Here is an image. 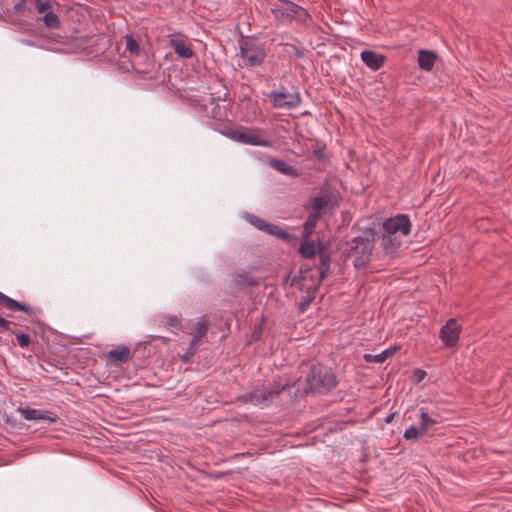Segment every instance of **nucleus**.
I'll return each mask as SVG.
<instances>
[{"label": "nucleus", "instance_id": "1", "mask_svg": "<svg viewBox=\"0 0 512 512\" xmlns=\"http://www.w3.org/2000/svg\"><path fill=\"white\" fill-rule=\"evenodd\" d=\"M307 384L311 391L325 394L336 387V375L330 368L320 363L313 364L307 376Z\"/></svg>", "mask_w": 512, "mask_h": 512}, {"label": "nucleus", "instance_id": "2", "mask_svg": "<svg viewBox=\"0 0 512 512\" xmlns=\"http://www.w3.org/2000/svg\"><path fill=\"white\" fill-rule=\"evenodd\" d=\"M270 12L276 20L281 22L305 23L310 19L306 9L289 0H279V3L271 4Z\"/></svg>", "mask_w": 512, "mask_h": 512}, {"label": "nucleus", "instance_id": "3", "mask_svg": "<svg viewBox=\"0 0 512 512\" xmlns=\"http://www.w3.org/2000/svg\"><path fill=\"white\" fill-rule=\"evenodd\" d=\"M374 247V235L365 232L363 236L355 237L349 243L348 255L354 258L356 268L365 267Z\"/></svg>", "mask_w": 512, "mask_h": 512}, {"label": "nucleus", "instance_id": "4", "mask_svg": "<svg viewBox=\"0 0 512 512\" xmlns=\"http://www.w3.org/2000/svg\"><path fill=\"white\" fill-rule=\"evenodd\" d=\"M208 329L209 321L206 316L189 321L185 325L184 333L190 337L186 352H196L203 343L207 342Z\"/></svg>", "mask_w": 512, "mask_h": 512}, {"label": "nucleus", "instance_id": "5", "mask_svg": "<svg viewBox=\"0 0 512 512\" xmlns=\"http://www.w3.org/2000/svg\"><path fill=\"white\" fill-rule=\"evenodd\" d=\"M240 57L243 59L245 66L258 67L265 58L266 51L264 47L254 39H245L240 42Z\"/></svg>", "mask_w": 512, "mask_h": 512}, {"label": "nucleus", "instance_id": "6", "mask_svg": "<svg viewBox=\"0 0 512 512\" xmlns=\"http://www.w3.org/2000/svg\"><path fill=\"white\" fill-rule=\"evenodd\" d=\"M271 105L277 109H294L301 104L298 92H288L285 88L274 90L268 94Z\"/></svg>", "mask_w": 512, "mask_h": 512}, {"label": "nucleus", "instance_id": "7", "mask_svg": "<svg viewBox=\"0 0 512 512\" xmlns=\"http://www.w3.org/2000/svg\"><path fill=\"white\" fill-rule=\"evenodd\" d=\"M288 385H272L270 388L265 390H255L251 393L243 395V401L245 403H251L254 405H266L274 397H277L282 391L286 390Z\"/></svg>", "mask_w": 512, "mask_h": 512}, {"label": "nucleus", "instance_id": "8", "mask_svg": "<svg viewBox=\"0 0 512 512\" xmlns=\"http://www.w3.org/2000/svg\"><path fill=\"white\" fill-rule=\"evenodd\" d=\"M224 134L228 136L230 139L243 144L264 147H268L271 145L269 140L261 138L256 133L247 128L229 129Z\"/></svg>", "mask_w": 512, "mask_h": 512}, {"label": "nucleus", "instance_id": "9", "mask_svg": "<svg viewBox=\"0 0 512 512\" xmlns=\"http://www.w3.org/2000/svg\"><path fill=\"white\" fill-rule=\"evenodd\" d=\"M384 232L387 234L395 235L400 232L406 236L411 231V221L406 214H398L395 217L385 220L383 223Z\"/></svg>", "mask_w": 512, "mask_h": 512}, {"label": "nucleus", "instance_id": "10", "mask_svg": "<svg viewBox=\"0 0 512 512\" xmlns=\"http://www.w3.org/2000/svg\"><path fill=\"white\" fill-rule=\"evenodd\" d=\"M338 206L337 196L332 192H325L311 200V209L324 215L327 211Z\"/></svg>", "mask_w": 512, "mask_h": 512}, {"label": "nucleus", "instance_id": "11", "mask_svg": "<svg viewBox=\"0 0 512 512\" xmlns=\"http://www.w3.org/2000/svg\"><path fill=\"white\" fill-rule=\"evenodd\" d=\"M461 326L454 318L449 319L441 328L439 337L447 347H454L459 339Z\"/></svg>", "mask_w": 512, "mask_h": 512}, {"label": "nucleus", "instance_id": "12", "mask_svg": "<svg viewBox=\"0 0 512 512\" xmlns=\"http://www.w3.org/2000/svg\"><path fill=\"white\" fill-rule=\"evenodd\" d=\"M17 411L26 420H42L48 424L56 423L59 417L56 413L48 410L34 409L31 407H19Z\"/></svg>", "mask_w": 512, "mask_h": 512}, {"label": "nucleus", "instance_id": "13", "mask_svg": "<svg viewBox=\"0 0 512 512\" xmlns=\"http://www.w3.org/2000/svg\"><path fill=\"white\" fill-rule=\"evenodd\" d=\"M6 308L10 311H22L29 316H36L38 310L28 304L20 303L4 293L0 292V309Z\"/></svg>", "mask_w": 512, "mask_h": 512}, {"label": "nucleus", "instance_id": "14", "mask_svg": "<svg viewBox=\"0 0 512 512\" xmlns=\"http://www.w3.org/2000/svg\"><path fill=\"white\" fill-rule=\"evenodd\" d=\"M6 308L10 311H22L29 316H36L38 310L28 304L20 303L4 293L0 292V309Z\"/></svg>", "mask_w": 512, "mask_h": 512}, {"label": "nucleus", "instance_id": "15", "mask_svg": "<svg viewBox=\"0 0 512 512\" xmlns=\"http://www.w3.org/2000/svg\"><path fill=\"white\" fill-rule=\"evenodd\" d=\"M58 354H28L27 359L30 363H34V359L37 360L39 367L46 371L50 372L51 368L58 367L59 365H63L64 362L56 360Z\"/></svg>", "mask_w": 512, "mask_h": 512}, {"label": "nucleus", "instance_id": "16", "mask_svg": "<svg viewBox=\"0 0 512 512\" xmlns=\"http://www.w3.org/2000/svg\"><path fill=\"white\" fill-rule=\"evenodd\" d=\"M363 63L371 70L377 71L383 67L386 56L372 50H364L360 54Z\"/></svg>", "mask_w": 512, "mask_h": 512}, {"label": "nucleus", "instance_id": "17", "mask_svg": "<svg viewBox=\"0 0 512 512\" xmlns=\"http://www.w3.org/2000/svg\"><path fill=\"white\" fill-rule=\"evenodd\" d=\"M169 344V339L162 336H150L147 340L143 342H139L137 347L135 348V352L137 350H161L167 347Z\"/></svg>", "mask_w": 512, "mask_h": 512}, {"label": "nucleus", "instance_id": "18", "mask_svg": "<svg viewBox=\"0 0 512 512\" xmlns=\"http://www.w3.org/2000/svg\"><path fill=\"white\" fill-rule=\"evenodd\" d=\"M169 44L174 52L181 58L190 59L194 56L191 46L187 45L181 38H170Z\"/></svg>", "mask_w": 512, "mask_h": 512}, {"label": "nucleus", "instance_id": "19", "mask_svg": "<svg viewBox=\"0 0 512 512\" xmlns=\"http://www.w3.org/2000/svg\"><path fill=\"white\" fill-rule=\"evenodd\" d=\"M319 263L317 268L319 270V284L328 276L330 270V255L323 248L318 251Z\"/></svg>", "mask_w": 512, "mask_h": 512}, {"label": "nucleus", "instance_id": "20", "mask_svg": "<svg viewBox=\"0 0 512 512\" xmlns=\"http://www.w3.org/2000/svg\"><path fill=\"white\" fill-rule=\"evenodd\" d=\"M269 165L275 169L276 171L290 176V177H298L300 176V173L297 169H295L293 166L287 164L284 160L277 159V158H271L269 160Z\"/></svg>", "mask_w": 512, "mask_h": 512}, {"label": "nucleus", "instance_id": "21", "mask_svg": "<svg viewBox=\"0 0 512 512\" xmlns=\"http://www.w3.org/2000/svg\"><path fill=\"white\" fill-rule=\"evenodd\" d=\"M234 283L238 288H246L259 286L261 280L260 278L252 276L249 272L243 271L236 274Z\"/></svg>", "mask_w": 512, "mask_h": 512}, {"label": "nucleus", "instance_id": "22", "mask_svg": "<svg viewBox=\"0 0 512 512\" xmlns=\"http://www.w3.org/2000/svg\"><path fill=\"white\" fill-rule=\"evenodd\" d=\"M323 215L320 213L312 210V212L308 215L304 225H303V232H302V239H310L312 233L315 230V227L319 220L322 218Z\"/></svg>", "mask_w": 512, "mask_h": 512}, {"label": "nucleus", "instance_id": "23", "mask_svg": "<svg viewBox=\"0 0 512 512\" xmlns=\"http://www.w3.org/2000/svg\"><path fill=\"white\" fill-rule=\"evenodd\" d=\"M437 56L434 52L428 50H420L418 52V65L422 70L431 71Z\"/></svg>", "mask_w": 512, "mask_h": 512}, {"label": "nucleus", "instance_id": "24", "mask_svg": "<svg viewBox=\"0 0 512 512\" xmlns=\"http://www.w3.org/2000/svg\"><path fill=\"white\" fill-rule=\"evenodd\" d=\"M159 324L168 329H182L181 319L176 315L162 314L158 318Z\"/></svg>", "mask_w": 512, "mask_h": 512}, {"label": "nucleus", "instance_id": "25", "mask_svg": "<svg viewBox=\"0 0 512 512\" xmlns=\"http://www.w3.org/2000/svg\"><path fill=\"white\" fill-rule=\"evenodd\" d=\"M105 356L108 365L122 368L124 364L129 362L133 354H105Z\"/></svg>", "mask_w": 512, "mask_h": 512}, {"label": "nucleus", "instance_id": "26", "mask_svg": "<svg viewBox=\"0 0 512 512\" xmlns=\"http://www.w3.org/2000/svg\"><path fill=\"white\" fill-rule=\"evenodd\" d=\"M381 244L387 254H393L400 246V241L395 235L385 233Z\"/></svg>", "mask_w": 512, "mask_h": 512}, {"label": "nucleus", "instance_id": "27", "mask_svg": "<svg viewBox=\"0 0 512 512\" xmlns=\"http://www.w3.org/2000/svg\"><path fill=\"white\" fill-rule=\"evenodd\" d=\"M280 46L282 47L281 53L284 57L297 59L304 57L303 51L294 44L282 43Z\"/></svg>", "mask_w": 512, "mask_h": 512}, {"label": "nucleus", "instance_id": "28", "mask_svg": "<svg viewBox=\"0 0 512 512\" xmlns=\"http://www.w3.org/2000/svg\"><path fill=\"white\" fill-rule=\"evenodd\" d=\"M303 242L301 243L300 245V254L304 257V258H312L315 256L316 254V245L314 242H310L309 239H302Z\"/></svg>", "mask_w": 512, "mask_h": 512}, {"label": "nucleus", "instance_id": "29", "mask_svg": "<svg viewBox=\"0 0 512 512\" xmlns=\"http://www.w3.org/2000/svg\"><path fill=\"white\" fill-rule=\"evenodd\" d=\"M437 423L438 422L436 419L431 418L423 408L421 409L420 428L424 433L427 432L433 425Z\"/></svg>", "mask_w": 512, "mask_h": 512}, {"label": "nucleus", "instance_id": "30", "mask_svg": "<svg viewBox=\"0 0 512 512\" xmlns=\"http://www.w3.org/2000/svg\"><path fill=\"white\" fill-rule=\"evenodd\" d=\"M266 233L269 235L276 236L277 238L282 239L284 241H288L290 239V235L286 230H284L278 225H274L271 223Z\"/></svg>", "mask_w": 512, "mask_h": 512}, {"label": "nucleus", "instance_id": "31", "mask_svg": "<svg viewBox=\"0 0 512 512\" xmlns=\"http://www.w3.org/2000/svg\"><path fill=\"white\" fill-rule=\"evenodd\" d=\"M46 27L50 29H57L60 27L59 17L53 12H47L42 18Z\"/></svg>", "mask_w": 512, "mask_h": 512}, {"label": "nucleus", "instance_id": "32", "mask_svg": "<svg viewBox=\"0 0 512 512\" xmlns=\"http://www.w3.org/2000/svg\"><path fill=\"white\" fill-rule=\"evenodd\" d=\"M126 51L130 52L131 55L138 56L140 54L139 43L133 38L132 35L125 36Z\"/></svg>", "mask_w": 512, "mask_h": 512}, {"label": "nucleus", "instance_id": "33", "mask_svg": "<svg viewBox=\"0 0 512 512\" xmlns=\"http://www.w3.org/2000/svg\"><path fill=\"white\" fill-rule=\"evenodd\" d=\"M391 354H364L363 358L366 363H383Z\"/></svg>", "mask_w": 512, "mask_h": 512}, {"label": "nucleus", "instance_id": "34", "mask_svg": "<svg viewBox=\"0 0 512 512\" xmlns=\"http://www.w3.org/2000/svg\"><path fill=\"white\" fill-rule=\"evenodd\" d=\"M423 433L424 432L420 427L417 428L416 426H410L408 429H406L404 437L406 440H417L419 435Z\"/></svg>", "mask_w": 512, "mask_h": 512}, {"label": "nucleus", "instance_id": "35", "mask_svg": "<svg viewBox=\"0 0 512 512\" xmlns=\"http://www.w3.org/2000/svg\"><path fill=\"white\" fill-rule=\"evenodd\" d=\"M250 222L259 230L267 232V229L269 228L270 223L266 222L265 220L251 215L250 216Z\"/></svg>", "mask_w": 512, "mask_h": 512}, {"label": "nucleus", "instance_id": "36", "mask_svg": "<svg viewBox=\"0 0 512 512\" xmlns=\"http://www.w3.org/2000/svg\"><path fill=\"white\" fill-rule=\"evenodd\" d=\"M314 297H315L314 294H312V295L308 294V295L304 296L298 304V312L304 313L307 310V308L310 306Z\"/></svg>", "mask_w": 512, "mask_h": 512}, {"label": "nucleus", "instance_id": "37", "mask_svg": "<svg viewBox=\"0 0 512 512\" xmlns=\"http://www.w3.org/2000/svg\"><path fill=\"white\" fill-rule=\"evenodd\" d=\"M16 339L21 348H27L31 342L30 336L24 333L16 334Z\"/></svg>", "mask_w": 512, "mask_h": 512}, {"label": "nucleus", "instance_id": "38", "mask_svg": "<svg viewBox=\"0 0 512 512\" xmlns=\"http://www.w3.org/2000/svg\"><path fill=\"white\" fill-rule=\"evenodd\" d=\"M35 4H36V9L39 13H44L51 7L50 2H48V1L43 2L42 0H35Z\"/></svg>", "mask_w": 512, "mask_h": 512}, {"label": "nucleus", "instance_id": "39", "mask_svg": "<svg viewBox=\"0 0 512 512\" xmlns=\"http://www.w3.org/2000/svg\"><path fill=\"white\" fill-rule=\"evenodd\" d=\"M426 376V372L421 369H416L414 372V379L416 383L421 382Z\"/></svg>", "mask_w": 512, "mask_h": 512}, {"label": "nucleus", "instance_id": "40", "mask_svg": "<svg viewBox=\"0 0 512 512\" xmlns=\"http://www.w3.org/2000/svg\"><path fill=\"white\" fill-rule=\"evenodd\" d=\"M26 7V1L25 0H19L15 5H14V9L17 11V12H22Z\"/></svg>", "mask_w": 512, "mask_h": 512}, {"label": "nucleus", "instance_id": "41", "mask_svg": "<svg viewBox=\"0 0 512 512\" xmlns=\"http://www.w3.org/2000/svg\"><path fill=\"white\" fill-rule=\"evenodd\" d=\"M11 322L6 320L5 318L0 316V328H2L5 331H8L10 328Z\"/></svg>", "mask_w": 512, "mask_h": 512}, {"label": "nucleus", "instance_id": "42", "mask_svg": "<svg viewBox=\"0 0 512 512\" xmlns=\"http://www.w3.org/2000/svg\"><path fill=\"white\" fill-rule=\"evenodd\" d=\"M108 352H121V353L130 352V348L128 346H125V345H120V346H118L115 349L109 350Z\"/></svg>", "mask_w": 512, "mask_h": 512}, {"label": "nucleus", "instance_id": "43", "mask_svg": "<svg viewBox=\"0 0 512 512\" xmlns=\"http://www.w3.org/2000/svg\"><path fill=\"white\" fill-rule=\"evenodd\" d=\"M194 355L195 354H182L181 355V361L183 363H189Z\"/></svg>", "mask_w": 512, "mask_h": 512}, {"label": "nucleus", "instance_id": "44", "mask_svg": "<svg viewBox=\"0 0 512 512\" xmlns=\"http://www.w3.org/2000/svg\"><path fill=\"white\" fill-rule=\"evenodd\" d=\"M399 347L397 346H391L389 348L384 349L382 352L388 353V352H396Z\"/></svg>", "mask_w": 512, "mask_h": 512}, {"label": "nucleus", "instance_id": "45", "mask_svg": "<svg viewBox=\"0 0 512 512\" xmlns=\"http://www.w3.org/2000/svg\"><path fill=\"white\" fill-rule=\"evenodd\" d=\"M394 416H395V413H390V414H388V415L386 416V418H385V422H386V423H391V422L393 421V419H394Z\"/></svg>", "mask_w": 512, "mask_h": 512}, {"label": "nucleus", "instance_id": "46", "mask_svg": "<svg viewBox=\"0 0 512 512\" xmlns=\"http://www.w3.org/2000/svg\"><path fill=\"white\" fill-rule=\"evenodd\" d=\"M314 153H315V155H316V157H317L318 159H322V158H323V156H324V154H323V151H322V150H315V151H314Z\"/></svg>", "mask_w": 512, "mask_h": 512}]
</instances>
